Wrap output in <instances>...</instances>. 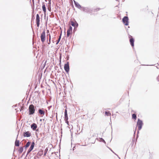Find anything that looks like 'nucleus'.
Here are the masks:
<instances>
[{
  "instance_id": "46",
  "label": "nucleus",
  "mask_w": 159,
  "mask_h": 159,
  "mask_svg": "<svg viewBox=\"0 0 159 159\" xmlns=\"http://www.w3.org/2000/svg\"><path fill=\"white\" fill-rule=\"evenodd\" d=\"M45 1L47 2V0H45Z\"/></svg>"
},
{
  "instance_id": "17",
  "label": "nucleus",
  "mask_w": 159,
  "mask_h": 159,
  "mask_svg": "<svg viewBox=\"0 0 159 159\" xmlns=\"http://www.w3.org/2000/svg\"><path fill=\"white\" fill-rule=\"evenodd\" d=\"M66 119L67 120L68 119L67 110L66 109H65L64 111V119Z\"/></svg>"
},
{
  "instance_id": "25",
  "label": "nucleus",
  "mask_w": 159,
  "mask_h": 159,
  "mask_svg": "<svg viewBox=\"0 0 159 159\" xmlns=\"http://www.w3.org/2000/svg\"><path fill=\"white\" fill-rule=\"evenodd\" d=\"M48 148H47L45 149V150H44V155H43V156H45L46 155V154H47V152H48Z\"/></svg>"
},
{
  "instance_id": "44",
  "label": "nucleus",
  "mask_w": 159,
  "mask_h": 159,
  "mask_svg": "<svg viewBox=\"0 0 159 159\" xmlns=\"http://www.w3.org/2000/svg\"><path fill=\"white\" fill-rule=\"evenodd\" d=\"M25 153V152H24L23 153V154L22 155H24Z\"/></svg>"
},
{
  "instance_id": "28",
  "label": "nucleus",
  "mask_w": 159,
  "mask_h": 159,
  "mask_svg": "<svg viewBox=\"0 0 159 159\" xmlns=\"http://www.w3.org/2000/svg\"><path fill=\"white\" fill-rule=\"evenodd\" d=\"M60 38H58V40H57V42H56V45H57L59 43V42L60 40Z\"/></svg>"
},
{
  "instance_id": "12",
  "label": "nucleus",
  "mask_w": 159,
  "mask_h": 159,
  "mask_svg": "<svg viewBox=\"0 0 159 159\" xmlns=\"http://www.w3.org/2000/svg\"><path fill=\"white\" fill-rule=\"evenodd\" d=\"M23 136L24 137H29L31 136V134L29 131H27L23 133Z\"/></svg>"
},
{
  "instance_id": "33",
  "label": "nucleus",
  "mask_w": 159,
  "mask_h": 159,
  "mask_svg": "<svg viewBox=\"0 0 159 159\" xmlns=\"http://www.w3.org/2000/svg\"><path fill=\"white\" fill-rule=\"evenodd\" d=\"M61 34H62V32H61V33H60V36H59V38H60V39H61Z\"/></svg>"
},
{
  "instance_id": "36",
  "label": "nucleus",
  "mask_w": 159,
  "mask_h": 159,
  "mask_svg": "<svg viewBox=\"0 0 159 159\" xmlns=\"http://www.w3.org/2000/svg\"><path fill=\"white\" fill-rule=\"evenodd\" d=\"M131 112H133V113H135L136 112L134 111L133 110H132L131 111Z\"/></svg>"
},
{
  "instance_id": "31",
  "label": "nucleus",
  "mask_w": 159,
  "mask_h": 159,
  "mask_svg": "<svg viewBox=\"0 0 159 159\" xmlns=\"http://www.w3.org/2000/svg\"><path fill=\"white\" fill-rule=\"evenodd\" d=\"M64 120L65 121L66 123L67 124V125H69V121H68V120H67L66 119H65Z\"/></svg>"
},
{
  "instance_id": "6",
  "label": "nucleus",
  "mask_w": 159,
  "mask_h": 159,
  "mask_svg": "<svg viewBox=\"0 0 159 159\" xmlns=\"http://www.w3.org/2000/svg\"><path fill=\"white\" fill-rule=\"evenodd\" d=\"M74 20H75V22L72 21H70V22L72 26L74 27V30L75 29V28H77L78 26V24L77 22L74 19Z\"/></svg>"
},
{
  "instance_id": "3",
  "label": "nucleus",
  "mask_w": 159,
  "mask_h": 159,
  "mask_svg": "<svg viewBox=\"0 0 159 159\" xmlns=\"http://www.w3.org/2000/svg\"><path fill=\"white\" fill-rule=\"evenodd\" d=\"M40 38L42 42L43 43L46 39V34L45 30L44 29L41 34Z\"/></svg>"
},
{
  "instance_id": "42",
  "label": "nucleus",
  "mask_w": 159,
  "mask_h": 159,
  "mask_svg": "<svg viewBox=\"0 0 159 159\" xmlns=\"http://www.w3.org/2000/svg\"><path fill=\"white\" fill-rule=\"evenodd\" d=\"M60 61H61V57H60Z\"/></svg>"
},
{
  "instance_id": "27",
  "label": "nucleus",
  "mask_w": 159,
  "mask_h": 159,
  "mask_svg": "<svg viewBox=\"0 0 159 159\" xmlns=\"http://www.w3.org/2000/svg\"><path fill=\"white\" fill-rule=\"evenodd\" d=\"M32 150H31V149H30L29 148V149L28 150L27 152V154H26V157L32 151Z\"/></svg>"
},
{
  "instance_id": "20",
  "label": "nucleus",
  "mask_w": 159,
  "mask_h": 159,
  "mask_svg": "<svg viewBox=\"0 0 159 159\" xmlns=\"http://www.w3.org/2000/svg\"><path fill=\"white\" fill-rule=\"evenodd\" d=\"M35 145V143L34 142H33L32 143L31 145L30 146V148H29L30 149H31L32 150L33 149L34 146Z\"/></svg>"
},
{
  "instance_id": "5",
  "label": "nucleus",
  "mask_w": 159,
  "mask_h": 159,
  "mask_svg": "<svg viewBox=\"0 0 159 159\" xmlns=\"http://www.w3.org/2000/svg\"><path fill=\"white\" fill-rule=\"evenodd\" d=\"M64 69L66 72L68 73L70 70V67L69 65V62L67 61L66 64H65L64 66Z\"/></svg>"
},
{
  "instance_id": "48",
  "label": "nucleus",
  "mask_w": 159,
  "mask_h": 159,
  "mask_svg": "<svg viewBox=\"0 0 159 159\" xmlns=\"http://www.w3.org/2000/svg\"><path fill=\"white\" fill-rule=\"evenodd\" d=\"M128 28H129V26L128 27Z\"/></svg>"
},
{
  "instance_id": "13",
  "label": "nucleus",
  "mask_w": 159,
  "mask_h": 159,
  "mask_svg": "<svg viewBox=\"0 0 159 159\" xmlns=\"http://www.w3.org/2000/svg\"><path fill=\"white\" fill-rule=\"evenodd\" d=\"M74 2L75 6L77 8L80 9H81V8H82V7L81 6L78 2H76L75 0H74Z\"/></svg>"
},
{
  "instance_id": "24",
  "label": "nucleus",
  "mask_w": 159,
  "mask_h": 159,
  "mask_svg": "<svg viewBox=\"0 0 159 159\" xmlns=\"http://www.w3.org/2000/svg\"><path fill=\"white\" fill-rule=\"evenodd\" d=\"M105 114L107 116H109L111 115V113L109 111H105Z\"/></svg>"
},
{
  "instance_id": "41",
  "label": "nucleus",
  "mask_w": 159,
  "mask_h": 159,
  "mask_svg": "<svg viewBox=\"0 0 159 159\" xmlns=\"http://www.w3.org/2000/svg\"><path fill=\"white\" fill-rule=\"evenodd\" d=\"M35 153H33V155H35Z\"/></svg>"
},
{
  "instance_id": "49",
  "label": "nucleus",
  "mask_w": 159,
  "mask_h": 159,
  "mask_svg": "<svg viewBox=\"0 0 159 159\" xmlns=\"http://www.w3.org/2000/svg\"><path fill=\"white\" fill-rule=\"evenodd\" d=\"M43 120H44V119H43Z\"/></svg>"
},
{
  "instance_id": "32",
  "label": "nucleus",
  "mask_w": 159,
  "mask_h": 159,
  "mask_svg": "<svg viewBox=\"0 0 159 159\" xmlns=\"http://www.w3.org/2000/svg\"><path fill=\"white\" fill-rule=\"evenodd\" d=\"M100 9V8H96L95 9V10L96 11H97L99 10Z\"/></svg>"
},
{
  "instance_id": "1",
  "label": "nucleus",
  "mask_w": 159,
  "mask_h": 159,
  "mask_svg": "<svg viewBox=\"0 0 159 159\" xmlns=\"http://www.w3.org/2000/svg\"><path fill=\"white\" fill-rule=\"evenodd\" d=\"M143 125V121L140 120L139 119H138V121L137 123V126L138 127V131H137V135L136 136V140L137 139L138 137V134L139 133V131L140 130L142 127Z\"/></svg>"
},
{
  "instance_id": "23",
  "label": "nucleus",
  "mask_w": 159,
  "mask_h": 159,
  "mask_svg": "<svg viewBox=\"0 0 159 159\" xmlns=\"http://www.w3.org/2000/svg\"><path fill=\"white\" fill-rule=\"evenodd\" d=\"M48 36H49V42L48 43V44H49L51 43V35L50 34H48V35L47 36V38H48Z\"/></svg>"
},
{
  "instance_id": "30",
  "label": "nucleus",
  "mask_w": 159,
  "mask_h": 159,
  "mask_svg": "<svg viewBox=\"0 0 159 159\" xmlns=\"http://www.w3.org/2000/svg\"><path fill=\"white\" fill-rule=\"evenodd\" d=\"M48 6H51V0H48Z\"/></svg>"
},
{
  "instance_id": "26",
  "label": "nucleus",
  "mask_w": 159,
  "mask_h": 159,
  "mask_svg": "<svg viewBox=\"0 0 159 159\" xmlns=\"http://www.w3.org/2000/svg\"><path fill=\"white\" fill-rule=\"evenodd\" d=\"M100 142H102L104 143L105 144L106 143V142L102 138H100Z\"/></svg>"
},
{
  "instance_id": "39",
  "label": "nucleus",
  "mask_w": 159,
  "mask_h": 159,
  "mask_svg": "<svg viewBox=\"0 0 159 159\" xmlns=\"http://www.w3.org/2000/svg\"><path fill=\"white\" fill-rule=\"evenodd\" d=\"M32 2L34 4V0H32Z\"/></svg>"
},
{
  "instance_id": "43",
  "label": "nucleus",
  "mask_w": 159,
  "mask_h": 159,
  "mask_svg": "<svg viewBox=\"0 0 159 159\" xmlns=\"http://www.w3.org/2000/svg\"><path fill=\"white\" fill-rule=\"evenodd\" d=\"M40 121H42V119H40Z\"/></svg>"
},
{
  "instance_id": "2",
  "label": "nucleus",
  "mask_w": 159,
  "mask_h": 159,
  "mask_svg": "<svg viewBox=\"0 0 159 159\" xmlns=\"http://www.w3.org/2000/svg\"><path fill=\"white\" fill-rule=\"evenodd\" d=\"M28 110L29 115H33L34 113L35 110L34 106L32 104H30L29 106Z\"/></svg>"
},
{
  "instance_id": "35",
  "label": "nucleus",
  "mask_w": 159,
  "mask_h": 159,
  "mask_svg": "<svg viewBox=\"0 0 159 159\" xmlns=\"http://www.w3.org/2000/svg\"><path fill=\"white\" fill-rule=\"evenodd\" d=\"M135 131L134 132V138L135 137ZM134 139H135L134 138V139H133V140H132V142L134 141Z\"/></svg>"
},
{
  "instance_id": "14",
  "label": "nucleus",
  "mask_w": 159,
  "mask_h": 159,
  "mask_svg": "<svg viewBox=\"0 0 159 159\" xmlns=\"http://www.w3.org/2000/svg\"><path fill=\"white\" fill-rule=\"evenodd\" d=\"M19 132H18V133L17 136L16 140L15 142V146H16V147H18L20 146V141L19 140H18L17 139V138H18V136L19 135Z\"/></svg>"
},
{
  "instance_id": "18",
  "label": "nucleus",
  "mask_w": 159,
  "mask_h": 159,
  "mask_svg": "<svg viewBox=\"0 0 159 159\" xmlns=\"http://www.w3.org/2000/svg\"><path fill=\"white\" fill-rule=\"evenodd\" d=\"M30 143L31 142L30 141H28L27 143L26 144L25 146V150H26L27 148L29 146Z\"/></svg>"
},
{
  "instance_id": "29",
  "label": "nucleus",
  "mask_w": 159,
  "mask_h": 159,
  "mask_svg": "<svg viewBox=\"0 0 159 159\" xmlns=\"http://www.w3.org/2000/svg\"><path fill=\"white\" fill-rule=\"evenodd\" d=\"M48 9L49 11H51V6H48Z\"/></svg>"
},
{
  "instance_id": "21",
  "label": "nucleus",
  "mask_w": 159,
  "mask_h": 159,
  "mask_svg": "<svg viewBox=\"0 0 159 159\" xmlns=\"http://www.w3.org/2000/svg\"><path fill=\"white\" fill-rule=\"evenodd\" d=\"M43 154V150L39 151L37 154V156H42Z\"/></svg>"
},
{
  "instance_id": "4",
  "label": "nucleus",
  "mask_w": 159,
  "mask_h": 159,
  "mask_svg": "<svg viewBox=\"0 0 159 159\" xmlns=\"http://www.w3.org/2000/svg\"><path fill=\"white\" fill-rule=\"evenodd\" d=\"M122 22L123 24L126 26L129 25V18L127 16H125L122 19Z\"/></svg>"
},
{
  "instance_id": "15",
  "label": "nucleus",
  "mask_w": 159,
  "mask_h": 159,
  "mask_svg": "<svg viewBox=\"0 0 159 159\" xmlns=\"http://www.w3.org/2000/svg\"><path fill=\"white\" fill-rule=\"evenodd\" d=\"M37 127V125L35 123H33L31 125V128L33 130H36V128Z\"/></svg>"
},
{
  "instance_id": "11",
  "label": "nucleus",
  "mask_w": 159,
  "mask_h": 159,
  "mask_svg": "<svg viewBox=\"0 0 159 159\" xmlns=\"http://www.w3.org/2000/svg\"><path fill=\"white\" fill-rule=\"evenodd\" d=\"M36 23L37 26L39 27L40 25V17L39 14H37L36 16Z\"/></svg>"
},
{
  "instance_id": "10",
  "label": "nucleus",
  "mask_w": 159,
  "mask_h": 159,
  "mask_svg": "<svg viewBox=\"0 0 159 159\" xmlns=\"http://www.w3.org/2000/svg\"><path fill=\"white\" fill-rule=\"evenodd\" d=\"M72 28L71 26H70L69 28L67 30L66 35L67 37H68L69 35L72 34Z\"/></svg>"
},
{
  "instance_id": "47",
  "label": "nucleus",
  "mask_w": 159,
  "mask_h": 159,
  "mask_svg": "<svg viewBox=\"0 0 159 159\" xmlns=\"http://www.w3.org/2000/svg\"><path fill=\"white\" fill-rule=\"evenodd\" d=\"M39 2V0L38 2Z\"/></svg>"
},
{
  "instance_id": "22",
  "label": "nucleus",
  "mask_w": 159,
  "mask_h": 159,
  "mask_svg": "<svg viewBox=\"0 0 159 159\" xmlns=\"http://www.w3.org/2000/svg\"><path fill=\"white\" fill-rule=\"evenodd\" d=\"M132 119H134L135 120H136L137 116L135 113H134L132 115Z\"/></svg>"
},
{
  "instance_id": "7",
  "label": "nucleus",
  "mask_w": 159,
  "mask_h": 159,
  "mask_svg": "<svg viewBox=\"0 0 159 159\" xmlns=\"http://www.w3.org/2000/svg\"><path fill=\"white\" fill-rule=\"evenodd\" d=\"M82 9L83 11L86 13H89L92 11V10L89 7H83Z\"/></svg>"
},
{
  "instance_id": "19",
  "label": "nucleus",
  "mask_w": 159,
  "mask_h": 159,
  "mask_svg": "<svg viewBox=\"0 0 159 159\" xmlns=\"http://www.w3.org/2000/svg\"><path fill=\"white\" fill-rule=\"evenodd\" d=\"M23 151V147H21L18 150V152L19 154H21Z\"/></svg>"
},
{
  "instance_id": "45",
  "label": "nucleus",
  "mask_w": 159,
  "mask_h": 159,
  "mask_svg": "<svg viewBox=\"0 0 159 159\" xmlns=\"http://www.w3.org/2000/svg\"><path fill=\"white\" fill-rule=\"evenodd\" d=\"M25 153V152H24L23 153V154L22 155H24Z\"/></svg>"
},
{
  "instance_id": "38",
  "label": "nucleus",
  "mask_w": 159,
  "mask_h": 159,
  "mask_svg": "<svg viewBox=\"0 0 159 159\" xmlns=\"http://www.w3.org/2000/svg\"><path fill=\"white\" fill-rule=\"evenodd\" d=\"M47 33L48 34L49 33V30H48L47 31Z\"/></svg>"
},
{
  "instance_id": "9",
  "label": "nucleus",
  "mask_w": 159,
  "mask_h": 159,
  "mask_svg": "<svg viewBox=\"0 0 159 159\" xmlns=\"http://www.w3.org/2000/svg\"><path fill=\"white\" fill-rule=\"evenodd\" d=\"M44 110L46 111L47 110L46 109H44V108H39L38 109V113L40 115L43 116L45 115V111Z\"/></svg>"
},
{
  "instance_id": "34",
  "label": "nucleus",
  "mask_w": 159,
  "mask_h": 159,
  "mask_svg": "<svg viewBox=\"0 0 159 159\" xmlns=\"http://www.w3.org/2000/svg\"><path fill=\"white\" fill-rule=\"evenodd\" d=\"M24 109V107H21L20 108V111H21L22 110Z\"/></svg>"
},
{
  "instance_id": "40",
  "label": "nucleus",
  "mask_w": 159,
  "mask_h": 159,
  "mask_svg": "<svg viewBox=\"0 0 159 159\" xmlns=\"http://www.w3.org/2000/svg\"><path fill=\"white\" fill-rule=\"evenodd\" d=\"M76 28H75V30H73V31H74L75 32V31H76Z\"/></svg>"
},
{
  "instance_id": "37",
  "label": "nucleus",
  "mask_w": 159,
  "mask_h": 159,
  "mask_svg": "<svg viewBox=\"0 0 159 159\" xmlns=\"http://www.w3.org/2000/svg\"><path fill=\"white\" fill-rule=\"evenodd\" d=\"M75 149V146H74L73 147V150H74Z\"/></svg>"
},
{
  "instance_id": "8",
  "label": "nucleus",
  "mask_w": 159,
  "mask_h": 159,
  "mask_svg": "<svg viewBox=\"0 0 159 159\" xmlns=\"http://www.w3.org/2000/svg\"><path fill=\"white\" fill-rule=\"evenodd\" d=\"M129 42L132 47H134V39L130 35H129Z\"/></svg>"
},
{
  "instance_id": "16",
  "label": "nucleus",
  "mask_w": 159,
  "mask_h": 159,
  "mask_svg": "<svg viewBox=\"0 0 159 159\" xmlns=\"http://www.w3.org/2000/svg\"><path fill=\"white\" fill-rule=\"evenodd\" d=\"M42 9H43V10L44 12V14H45L46 13V6H45V3H44V2H43L42 3Z\"/></svg>"
}]
</instances>
